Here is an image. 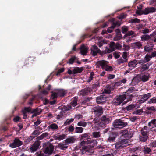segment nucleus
<instances>
[{
  "instance_id": "nucleus-1",
  "label": "nucleus",
  "mask_w": 156,
  "mask_h": 156,
  "mask_svg": "<svg viewBox=\"0 0 156 156\" xmlns=\"http://www.w3.org/2000/svg\"><path fill=\"white\" fill-rule=\"evenodd\" d=\"M90 139L88 138L83 139V140H81V142L80 144L81 146H83L85 144H90L87 146L85 147L84 149L86 152L93 153L94 152V150L93 148L97 145L98 142L95 140L91 142L90 140Z\"/></svg>"
},
{
  "instance_id": "nucleus-2",
  "label": "nucleus",
  "mask_w": 156,
  "mask_h": 156,
  "mask_svg": "<svg viewBox=\"0 0 156 156\" xmlns=\"http://www.w3.org/2000/svg\"><path fill=\"white\" fill-rule=\"evenodd\" d=\"M114 127L116 128L121 129L128 125L127 122L123 120L118 119L115 120L113 123Z\"/></svg>"
},
{
  "instance_id": "nucleus-3",
  "label": "nucleus",
  "mask_w": 156,
  "mask_h": 156,
  "mask_svg": "<svg viewBox=\"0 0 156 156\" xmlns=\"http://www.w3.org/2000/svg\"><path fill=\"white\" fill-rule=\"evenodd\" d=\"M115 18H113L111 20L112 22V26L109 27L107 30V31L109 33H111L113 32V30L116 26L119 27L121 24V20L116 21L115 22Z\"/></svg>"
},
{
  "instance_id": "nucleus-4",
  "label": "nucleus",
  "mask_w": 156,
  "mask_h": 156,
  "mask_svg": "<svg viewBox=\"0 0 156 156\" xmlns=\"http://www.w3.org/2000/svg\"><path fill=\"white\" fill-rule=\"evenodd\" d=\"M92 112L96 117H99L103 113V108L102 106L97 105L93 108Z\"/></svg>"
},
{
  "instance_id": "nucleus-5",
  "label": "nucleus",
  "mask_w": 156,
  "mask_h": 156,
  "mask_svg": "<svg viewBox=\"0 0 156 156\" xmlns=\"http://www.w3.org/2000/svg\"><path fill=\"white\" fill-rule=\"evenodd\" d=\"M121 139L122 140H119L115 145V147L117 149L122 148L129 144L128 140L126 139Z\"/></svg>"
},
{
  "instance_id": "nucleus-6",
  "label": "nucleus",
  "mask_w": 156,
  "mask_h": 156,
  "mask_svg": "<svg viewBox=\"0 0 156 156\" xmlns=\"http://www.w3.org/2000/svg\"><path fill=\"white\" fill-rule=\"evenodd\" d=\"M125 94H123L122 95H117L114 98L113 100V103L114 105H120L123 101H124L125 99Z\"/></svg>"
},
{
  "instance_id": "nucleus-7",
  "label": "nucleus",
  "mask_w": 156,
  "mask_h": 156,
  "mask_svg": "<svg viewBox=\"0 0 156 156\" xmlns=\"http://www.w3.org/2000/svg\"><path fill=\"white\" fill-rule=\"evenodd\" d=\"M23 144L22 141L18 138H16L13 140V142L10 144L9 146L12 148H14L19 147Z\"/></svg>"
},
{
  "instance_id": "nucleus-8",
  "label": "nucleus",
  "mask_w": 156,
  "mask_h": 156,
  "mask_svg": "<svg viewBox=\"0 0 156 156\" xmlns=\"http://www.w3.org/2000/svg\"><path fill=\"white\" fill-rule=\"evenodd\" d=\"M137 96V94L136 93H133L131 94H125V99L126 100L122 103V105H123L125 104H126L128 102L132 101L133 98L134 97Z\"/></svg>"
},
{
  "instance_id": "nucleus-9",
  "label": "nucleus",
  "mask_w": 156,
  "mask_h": 156,
  "mask_svg": "<svg viewBox=\"0 0 156 156\" xmlns=\"http://www.w3.org/2000/svg\"><path fill=\"white\" fill-rule=\"evenodd\" d=\"M40 144V142L39 140L36 141L31 146L30 151L31 152H34L39 148V146Z\"/></svg>"
},
{
  "instance_id": "nucleus-10",
  "label": "nucleus",
  "mask_w": 156,
  "mask_h": 156,
  "mask_svg": "<svg viewBox=\"0 0 156 156\" xmlns=\"http://www.w3.org/2000/svg\"><path fill=\"white\" fill-rule=\"evenodd\" d=\"M93 92V90L91 87H86L82 89L80 92V94L81 96L83 97L86 95L89 94Z\"/></svg>"
},
{
  "instance_id": "nucleus-11",
  "label": "nucleus",
  "mask_w": 156,
  "mask_h": 156,
  "mask_svg": "<svg viewBox=\"0 0 156 156\" xmlns=\"http://www.w3.org/2000/svg\"><path fill=\"white\" fill-rule=\"evenodd\" d=\"M54 147L51 144L48 145L46 147L44 148L43 150V151L45 154H47L48 155H51L53 151Z\"/></svg>"
},
{
  "instance_id": "nucleus-12",
  "label": "nucleus",
  "mask_w": 156,
  "mask_h": 156,
  "mask_svg": "<svg viewBox=\"0 0 156 156\" xmlns=\"http://www.w3.org/2000/svg\"><path fill=\"white\" fill-rule=\"evenodd\" d=\"M107 98L105 95H102L96 98V101L97 104H98L103 105L106 100Z\"/></svg>"
},
{
  "instance_id": "nucleus-13",
  "label": "nucleus",
  "mask_w": 156,
  "mask_h": 156,
  "mask_svg": "<svg viewBox=\"0 0 156 156\" xmlns=\"http://www.w3.org/2000/svg\"><path fill=\"white\" fill-rule=\"evenodd\" d=\"M108 62L104 60H102L98 61L96 62L95 65L96 66L97 68H99L101 67L103 69L107 66V64H108Z\"/></svg>"
},
{
  "instance_id": "nucleus-14",
  "label": "nucleus",
  "mask_w": 156,
  "mask_h": 156,
  "mask_svg": "<svg viewBox=\"0 0 156 156\" xmlns=\"http://www.w3.org/2000/svg\"><path fill=\"white\" fill-rule=\"evenodd\" d=\"M130 133V131L126 130H123L122 132V134L121 138H124V139H126L128 140L131 137Z\"/></svg>"
},
{
  "instance_id": "nucleus-15",
  "label": "nucleus",
  "mask_w": 156,
  "mask_h": 156,
  "mask_svg": "<svg viewBox=\"0 0 156 156\" xmlns=\"http://www.w3.org/2000/svg\"><path fill=\"white\" fill-rule=\"evenodd\" d=\"M156 8L154 7H147L143 10L144 14L147 15L150 13H152L156 12Z\"/></svg>"
},
{
  "instance_id": "nucleus-16",
  "label": "nucleus",
  "mask_w": 156,
  "mask_h": 156,
  "mask_svg": "<svg viewBox=\"0 0 156 156\" xmlns=\"http://www.w3.org/2000/svg\"><path fill=\"white\" fill-rule=\"evenodd\" d=\"M108 134L109 135L108 139V141L110 142L114 141L116 137V135L115 133L113 132H111Z\"/></svg>"
},
{
  "instance_id": "nucleus-17",
  "label": "nucleus",
  "mask_w": 156,
  "mask_h": 156,
  "mask_svg": "<svg viewBox=\"0 0 156 156\" xmlns=\"http://www.w3.org/2000/svg\"><path fill=\"white\" fill-rule=\"evenodd\" d=\"M153 33L149 35L148 34H144L141 36V41H147L150 39L151 36L153 35Z\"/></svg>"
},
{
  "instance_id": "nucleus-18",
  "label": "nucleus",
  "mask_w": 156,
  "mask_h": 156,
  "mask_svg": "<svg viewBox=\"0 0 156 156\" xmlns=\"http://www.w3.org/2000/svg\"><path fill=\"white\" fill-rule=\"evenodd\" d=\"M101 119V121L105 122V123H103V122H102V123H103L104 126H105L106 125V123H109V122L110 120V118L105 115L103 116Z\"/></svg>"
},
{
  "instance_id": "nucleus-19",
  "label": "nucleus",
  "mask_w": 156,
  "mask_h": 156,
  "mask_svg": "<svg viewBox=\"0 0 156 156\" xmlns=\"http://www.w3.org/2000/svg\"><path fill=\"white\" fill-rule=\"evenodd\" d=\"M80 49V53L82 55H87V50L84 45H81Z\"/></svg>"
},
{
  "instance_id": "nucleus-20",
  "label": "nucleus",
  "mask_w": 156,
  "mask_h": 156,
  "mask_svg": "<svg viewBox=\"0 0 156 156\" xmlns=\"http://www.w3.org/2000/svg\"><path fill=\"white\" fill-rule=\"evenodd\" d=\"M147 134H141L140 135L139 139L140 141L145 142L148 138Z\"/></svg>"
},
{
  "instance_id": "nucleus-21",
  "label": "nucleus",
  "mask_w": 156,
  "mask_h": 156,
  "mask_svg": "<svg viewBox=\"0 0 156 156\" xmlns=\"http://www.w3.org/2000/svg\"><path fill=\"white\" fill-rule=\"evenodd\" d=\"M83 70V67H76L73 70V74L81 73Z\"/></svg>"
},
{
  "instance_id": "nucleus-22",
  "label": "nucleus",
  "mask_w": 156,
  "mask_h": 156,
  "mask_svg": "<svg viewBox=\"0 0 156 156\" xmlns=\"http://www.w3.org/2000/svg\"><path fill=\"white\" fill-rule=\"evenodd\" d=\"M137 64V60H134L129 62L128 66L129 67L134 68L136 66Z\"/></svg>"
},
{
  "instance_id": "nucleus-23",
  "label": "nucleus",
  "mask_w": 156,
  "mask_h": 156,
  "mask_svg": "<svg viewBox=\"0 0 156 156\" xmlns=\"http://www.w3.org/2000/svg\"><path fill=\"white\" fill-rule=\"evenodd\" d=\"M65 136L66 135L64 134H62L60 135L58 134L55 136V138L56 140H60L64 139L65 138Z\"/></svg>"
},
{
  "instance_id": "nucleus-24",
  "label": "nucleus",
  "mask_w": 156,
  "mask_h": 156,
  "mask_svg": "<svg viewBox=\"0 0 156 156\" xmlns=\"http://www.w3.org/2000/svg\"><path fill=\"white\" fill-rule=\"evenodd\" d=\"M130 36H132V37H134L136 36V34L134 31L131 30L128 31L124 35L123 37L125 38L126 37Z\"/></svg>"
},
{
  "instance_id": "nucleus-25",
  "label": "nucleus",
  "mask_w": 156,
  "mask_h": 156,
  "mask_svg": "<svg viewBox=\"0 0 156 156\" xmlns=\"http://www.w3.org/2000/svg\"><path fill=\"white\" fill-rule=\"evenodd\" d=\"M76 140V139L73 137H71L69 138H67L65 140V141L66 144L73 143Z\"/></svg>"
},
{
  "instance_id": "nucleus-26",
  "label": "nucleus",
  "mask_w": 156,
  "mask_h": 156,
  "mask_svg": "<svg viewBox=\"0 0 156 156\" xmlns=\"http://www.w3.org/2000/svg\"><path fill=\"white\" fill-rule=\"evenodd\" d=\"M143 150L144 153L145 154H149L151 151V150L150 148L146 146H144Z\"/></svg>"
},
{
  "instance_id": "nucleus-27",
  "label": "nucleus",
  "mask_w": 156,
  "mask_h": 156,
  "mask_svg": "<svg viewBox=\"0 0 156 156\" xmlns=\"http://www.w3.org/2000/svg\"><path fill=\"white\" fill-rule=\"evenodd\" d=\"M48 128L50 129H51L52 130L54 131L57 129L58 128V126L55 123H52L48 126Z\"/></svg>"
},
{
  "instance_id": "nucleus-28",
  "label": "nucleus",
  "mask_w": 156,
  "mask_h": 156,
  "mask_svg": "<svg viewBox=\"0 0 156 156\" xmlns=\"http://www.w3.org/2000/svg\"><path fill=\"white\" fill-rule=\"evenodd\" d=\"M151 58L150 55L147 54L146 55L144 60L141 62L144 63L150 61Z\"/></svg>"
},
{
  "instance_id": "nucleus-29",
  "label": "nucleus",
  "mask_w": 156,
  "mask_h": 156,
  "mask_svg": "<svg viewBox=\"0 0 156 156\" xmlns=\"http://www.w3.org/2000/svg\"><path fill=\"white\" fill-rule=\"evenodd\" d=\"M149 78V76L143 75L140 77V79L144 82H146L147 81Z\"/></svg>"
},
{
  "instance_id": "nucleus-30",
  "label": "nucleus",
  "mask_w": 156,
  "mask_h": 156,
  "mask_svg": "<svg viewBox=\"0 0 156 156\" xmlns=\"http://www.w3.org/2000/svg\"><path fill=\"white\" fill-rule=\"evenodd\" d=\"M77 97H74L73 98V100L70 103L71 105L73 107H75L77 105Z\"/></svg>"
},
{
  "instance_id": "nucleus-31",
  "label": "nucleus",
  "mask_w": 156,
  "mask_h": 156,
  "mask_svg": "<svg viewBox=\"0 0 156 156\" xmlns=\"http://www.w3.org/2000/svg\"><path fill=\"white\" fill-rule=\"evenodd\" d=\"M140 99L138 100L137 103L139 104H142L145 102L147 100L144 95H142L140 96Z\"/></svg>"
},
{
  "instance_id": "nucleus-32",
  "label": "nucleus",
  "mask_w": 156,
  "mask_h": 156,
  "mask_svg": "<svg viewBox=\"0 0 156 156\" xmlns=\"http://www.w3.org/2000/svg\"><path fill=\"white\" fill-rule=\"evenodd\" d=\"M108 43V41L106 40H103L97 43V44L99 47H101L104 44H106Z\"/></svg>"
},
{
  "instance_id": "nucleus-33",
  "label": "nucleus",
  "mask_w": 156,
  "mask_h": 156,
  "mask_svg": "<svg viewBox=\"0 0 156 156\" xmlns=\"http://www.w3.org/2000/svg\"><path fill=\"white\" fill-rule=\"evenodd\" d=\"M135 105L134 104H131L126 106L125 109L127 111H129L133 110L135 108Z\"/></svg>"
},
{
  "instance_id": "nucleus-34",
  "label": "nucleus",
  "mask_w": 156,
  "mask_h": 156,
  "mask_svg": "<svg viewBox=\"0 0 156 156\" xmlns=\"http://www.w3.org/2000/svg\"><path fill=\"white\" fill-rule=\"evenodd\" d=\"M117 62L118 64L120 65L122 63L126 62H127V61H126V59H124V58L121 57L119 59L117 60Z\"/></svg>"
},
{
  "instance_id": "nucleus-35",
  "label": "nucleus",
  "mask_w": 156,
  "mask_h": 156,
  "mask_svg": "<svg viewBox=\"0 0 156 156\" xmlns=\"http://www.w3.org/2000/svg\"><path fill=\"white\" fill-rule=\"evenodd\" d=\"M92 99V97H88L84 98L83 99L82 101V103L84 104H87L89 103L90 100Z\"/></svg>"
},
{
  "instance_id": "nucleus-36",
  "label": "nucleus",
  "mask_w": 156,
  "mask_h": 156,
  "mask_svg": "<svg viewBox=\"0 0 156 156\" xmlns=\"http://www.w3.org/2000/svg\"><path fill=\"white\" fill-rule=\"evenodd\" d=\"M48 133L46 132L42 133L41 135L38 136L37 138L38 140H41L48 135Z\"/></svg>"
},
{
  "instance_id": "nucleus-37",
  "label": "nucleus",
  "mask_w": 156,
  "mask_h": 156,
  "mask_svg": "<svg viewBox=\"0 0 156 156\" xmlns=\"http://www.w3.org/2000/svg\"><path fill=\"white\" fill-rule=\"evenodd\" d=\"M92 135L94 138H99L101 136L100 132H92Z\"/></svg>"
},
{
  "instance_id": "nucleus-38",
  "label": "nucleus",
  "mask_w": 156,
  "mask_h": 156,
  "mask_svg": "<svg viewBox=\"0 0 156 156\" xmlns=\"http://www.w3.org/2000/svg\"><path fill=\"white\" fill-rule=\"evenodd\" d=\"M132 150L135 153L137 154V152H139L141 150V148L140 146L137 147L132 148Z\"/></svg>"
},
{
  "instance_id": "nucleus-39",
  "label": "nucleus",
  "mask_w": 156,
  "mask_h": 156,
  "mask_svg": "<svg viewBox=\"0 0 156 156\" xmlns=\"http://www.w3.org/2000/svg\"><path fill=\"white\" fill-rule=\"evenodd\" d=\"M130 22L132 23H140V19L136 18H134L133 19H132L130 20Z\"/></svg>"
},
{
  "instance_id": "nucleus-40",
  "label": "nucleus",
  "mask_w": 156,
  "mask_h": 156,
  "mask_svg": "<svg viewBox=\"0 0 156 156\" xmlns=\"http://www.w3.org/2000/svg\"><path fill=\"white\" fill-rule=\"evenodd\" d=\"M83 131V128L80 127H76L75 132L77 133H81Z\"/></svg>"
},
{
  "instance_id": "nucleus-41",
  "label": "nucleus",
  "mask_w": 156,
  "mask_h": 156,
  "mask_svg": "<svg viewBox=\"0 0 156 156\" xmlns=\"http://www.w3.org/2000/svg\"><path fill=\"white\" fill-rule=\"evenodd\" d=\"M74 121L73 118H71L70 119H68L66 120V122L64 123L65 125H67L68 124H70Z\"/></svg>"
},
{
  "instance_id": "nucleus-42",
  "label": "nucleus",
  "mask_w": 156,
  "mask_h": 156,
  "mask_svg": "<svg viewBox=\"0 0 156 156\" xmlns=\"http://www.w3.org/2000/svg\"><path fill=\"white\" fill-rule=\"evenodd\" d=\"M146 109L149 110L152 112H154L156 111V108L154 106L151 107H147L146 108Z\"/></svg>"
},
{
  "instance_id": "nucleus-43",
  "label": "nucleus",
  "mask_w": 156,
  "mask_h": 156,
  "mask_svg": "<svg viewBox=\"0 0 156 156\" xmlns=\"http://www.w3.org/2000/svg\"><path fill=\"white\" fill-rule=\"evenodd\" d=\"M115 32L116 33V36L119 37V39L122 37V35L121 34V32L120 29H116L115 30Z\"/></svg>"
},
{
  "instance_id": "nucleus-44",
  "label": "nucleus",
  "mask_w": 156,
  "mask_h": 156,
  "mask_svg": "<svg viewBox=\"0 0 156 156\" xmlns=\"http://www.w3.org/2000/svg\"><path fill=\"white\" fill-rule=\"evenodd\" d=\"M148 103L149 104L156 103V97H154L150 99L148 101Z\"/></svg>"
},
{
  "instance_id": "nucleus-45",
  "label": "nucleus",
  "mask_w": 156,
  "mask_h": 156,
  "mask_svg": "<svg viewBox=\"0 0 156 156\" xmlns=\"http://www.w3.org/2000/svg\"><path fill=\"white\" fill-rule=\"evenodd\" d=\"M149 65L147 63V64H144L142 65L141 68L143 69V70L145 71L148 69L149 67Z\"/></svg>"
},
{
  "instance_id": "nucleus-46",
  "label": "nucleus",
  "mask_w": 156,
  "mask_h": 156,
  "mask_svg": "<svg viewBox=\"0 0 156 156\" xmlns=\"http://www.w3.org/2000/svg\"><path fill=\"white\" fill-rule=\"evenodd\" d=\"M58 96L62 97L64 96L66 93L63 90H60L57 92Z\"/></svg>"
},
{
  "instance_id": "nucleus-47",
  "label": "nucleus",
  "mask_w": 156,
  "mask_h": 156,
  "mask_svg": "<svg viewBox=\"0 0 156 156\" xmlns=\"http://www.w3.org/2000/svg\"><path fill=\"white\" fill-rule=\"evenodd\" d=\"M76 59V57L75 56L72 57L69 59L68 63L69 64H73Z\"/></svg>"
},
{
  "instance_id": "nucleus-48",
  "label": "nucleus",
  "mask_w": 156,
  "mask_h": 156,
  "mask_svg": "<svg viewBox=\"0 0 156 156\" xmlns=\"http://www.w3.org/2000/svg\"><path fill=\"white\" fill-rule=\"evenodd\" d=\"M77 125L79 126H82L83 127H85L87 125L86 122L84 121H80L77 123Z\"/></svg>"
},
{
  "instance_id": "nucleus-49",
  "label": "nucleus",
  "mask_w": 156,
  "mask_h": 156,
  "mask_svg": "<svg viewBox=\"0 0 156 156\" xmlns=\"http://www.w3.org/2000/svg\"><path fill=\"white\" fill-rule=\"evenodd\" d=\"M107 64V66L106 67L104 68V69L106 71H111L113 70V68L112 66H108Z\"/></svg>"
},
{
  "instance_id": "nucleus-50",
  "label": "nucleus",
  "mask_w": 156,
  "mask_h": 156,
  "mask_svg": "<svg viewBox=\"0 0 156 156\" xmlns=\"http://www.w3.org/2000/svg\"><path fill=\"white\" fill-rule=\"evenodd\" d=\"M129 54V52H123V54L122 55V57H123V58H124V59H126V61H128V58H127V55Z\"/></svg>"
},
{
  "instance_id": "nucleus-51",
  "label": "nucleus",
  "mask_w": 156,
  "mask_h": 156,
  "mask_svg": "<svg viewBox=\"0 0 156 156\" xmlns=\"http://www.w3.org/2000/svg\"><path fill=\"white\" fill-rule=\"evenodd\" d=\"M134 45L137 47V48H140L142 46V44L141 42L140 41H138L135 42L134 43Z\"/></svg>"
},
{
  "instance_id": "nucleus-52",
  "label": "nucleus",
  "mask_w": 156,
  "mask_h": 156,
  "mask_svg": "<svg viewBox=\"0 0 156 156\" xmlns=\"http://www.w3.org/2000/svg\"><path fill=\"white\" fill-rule=\"evenodd\" d=\"M128 30V27L126 26H124L122 27V33L125 34L127 32Z\"/></svg>"
},
{
  "instance_id": "nucleus-53",
  "label": "nucleus",
  "mask_w": 156,
  "mask_h": 156,
  "mask_svg": "<svg viewBox=\"0 0 156 156\" xmlns=\"http://www.w3.org/2000/svg\"><path fill=\"white\" fill-rule=\"evenodd\" d=\"M58 147L62 150H65L68 147L67 146H66L64 144H58Z\"/></svg>"
},
{
  "instance_id": "nucleus-54",
  "label": "nucleus",
  "mask_w": 156,
  "mask_h": 156,
  "mask_svg": "<svg viewBox=\"0 0 156 156\" xmlns=\"http://www.w3.org/2000/svg\"><path fill=\"white\" fill-rule=\"evenodd\" d=\"M52 94L51 95V97L52 99H55V98H57L58 96V93L56 92H51Z\"/></svg>"
},
{
  "instance_id": "nucleus-55",
  "label": "nucleus",
  "mask_w": 156,
  "mask_h": 156,
  "mask_svg": "<svg viewBox=\"0 0 156 156\" xmlns=\"http://www.w3.org/2000/svg\"><path fill=\"white\" fill-rule=\"evenodd\" d=\"M126 15H125V14H121V15H120L119 17V20H118V21H119V20H121V24L122 23V20L125 18H126Z\"/></svg>"
},
{
  "instance_id": "nucleus-56",
  "label": "nucleus",
  "mask_w": 156,
  "mask_h": 156,
  "mask_svg": "<svg viewBox=\"0 0 156 156\" xmlns=\"http://www.w3.org/2000/svg\"><path fill=\"white\" fill-rule=\"evenodd\" d=\"M100 83L99 82H97L96 83L92 85V89H96L99 87Z\"/></svg>"
},
{
  "instance_id": "nucleus-57",
  "label": "nucleus",
  "mask_w": 156,
  "mask_h": 156,
  "mask_svg": "<svg viewBox=\"0 0 156 156\" xmlns=\"http://www.w3.org/2000/svg\"><path fill=\"white\" fill-rule=\"evenodd\" d=\"M88 136V134L87 133H85L82 134L81 135L80 137V140H83V139L85 138H87V137Z\"/></svg>"
},
{
  "instance_id": "nucleus-58",
  "label": "nucleus",
  "mask_w": 156,
  "mask_h": 156,
  "mask_svg": "<svg viewBox=\"0 0 156 156\" xmlns=\"http://www.w3.org/2000/svg\"><path fill=\"white\" fill-rule=\"evenodd\" d=\"M152 48H150L149 46L146 45L144 47V50L148 52H150L152 50Z\"/></svg>"
},
{
  "instance_id": "nucleus-59",
  "label": "nucleus",
  "mask_w": 156,
  "mask_h": 156,
  "mask_svg": "<svg viewBox=\"0 0 156 156\" xmlns=\"http://www.w3.org/2000/svg\"><path fill=\"white\" fill-rule=\"evenodd\" d=\"M113 55L115 58L117 59L119 58L120 55L119 52L115 51L113 53Z\"/></svg>"
},
{
  "instance_id": "nucleus-60",
  "label": "nucleus",
  "mask_w": 156,
  "mask_h": 156,
  "mask_svg": "<svg viewBox=\"0 0 156 156\" xmlns=\"http://www.w3.org/2000/svg\"><path fill=\"white\" fill-rule=\"evenodd\" d=\"M41 112L42 111L40 109H39L38 108H37L35 109H34L32 111V113H38L39 115Z\"/></svg>"
},
{
  "instance_id": "nucleus-61",
  "label": "nucleus",
  "mask_w": 156,
  "mask_h": 156,
  "mask_svg": "<svg viewBox=\"0 0 156 156\" xmlns=\"http://www.w3.org/2000/svg\"><path fill=\"white\" fill-rule=\"evenodd\" d=\"M91 54L93 56H95L97 55V50H94L92 49H91Z\"/></svg>"
},
{
  "instance_id": "nucleus-62",
  "label": "nucleus",
  "mask_w": 156,
  "mask_h": 156,
  "mask_svg": "<svg viewBox=\"0 0 156 156\" xmlns=\"http://www.w3.org/2000/svg\"><path fill=\"white\" fill-rule=\"evenodd\" d=\"M34 137H33L32 136H30V137H29L27 139H26L25 140V142L27 143H29L31 140H32L34 138Z\"/></svg>"
},
{
  "instance_id": "nucleus-63",
  "label": "nucleus",
  "mask_w": 156,
  "mask_h": 156,
  "mask_svg": "<svg viewBox=\"0 0 156 156\" xmlns=\"http://www.w3.org/2000/svg\"><path fill=\"white\" fill-rule=\"evenodd\" d=\"M122 49L125 51H128L129 50L130 47L129 45L124 44L123 45V48Z\"/></svg>"
},
{
  "instance_id": "nucleus-64",
  "label": "nucleus",
  "mask_w": 156,
  "mask_h": 156,
  "mask_svg": "<svg viewBox=\"0 0 156 156\" xmlns=\"http://www.w3.org/2000/svg\"><path fill=\"white\" fill-rule=\"evenodd\" d=\"M115 43L114 42L112 41L110 42L109 45L110 48H112V49H115L114 47L115 45Z\"/></svg>"
}]
</instances>
